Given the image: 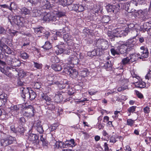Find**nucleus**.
<instances>
[{"instance_id": "1", "label": "nucleus", "mask_w": 151, "mask_h": 151, "mask_svg": "<svg viewBox=\"0 0 151 151\" xmlns=\"http://www.w3.org/2000/svg\"><path fill=\"white\" fill-rule=\"evenodd\" d=\"M21 96L24 99H29L30 100H33L37 96L35 92L29 87L20 88Z\"/></svg>"}, {"instance_id": "2", "label": "nucleus", "mask_w": 151, "mask_h": 151, "mask_svg": "<svg viewBox=\"0 0 151 151\" xmlns=\"http://www.w3.org/2000/svg\"><path fill=\"white\" fill-rule=\"evenodd\" d=\"M22 112L24 117L30 118L34 116L36 111L32 106L29 105L24 107L23 108Z\"/></svg>"}, {"instance_id": "3", "label": "nucleus", "mask_w": 151, "mask_h": 151, "mask_svg": "<svg viewBox=\"0 0 151 151\" xmlns=\"http://www.w3.org/2000/svg\"><path fill=\"white\" fill-rule=\"evenodd\" d=\"M6 64L13 67L19 66L21 65L20 61L15 58H12L10 56L6 57Z\"/></svg>"}, {"instance_id": "4", "label": "nucleus", "mask_w": 151, "mask_h": 151, "mask_svg": "<svg viewBox=\"0 0 151 151\" xmlns=\"http://www.w3.org/2000/svg\"><path fill=\"white\" fill-rule=\"evenodd\" d=\"M96 45L104 50L107 49L109 47L108 41L106 40L103 39L99 40L96 42Z\"/></svg>"}, {"instance_id": "5", "label": "nucleus", "mask_w": 151, "mask_h": 151, "mask_svg": "<svg viewBox=\"0 0 151 151\" xmlns=\"http://www.w3.org/2000/svg\"><path fill=\"white\" fill-rule=\"evenodd\" d=\"M123 33V32L121 29L117 28L115 30H114L113 32L109 31L107 32V35L109 37L112 38L115 37H121V36L120 34Z\"/></svg>"}, {"instance_id": "6", "label": "nucleus", "mask_w": 151, "mask_h": 151, "mask_svg": "<svg viewBox=\"0 0 151 151\" xmlns=\"http://www.w3.org/2000/svg\"><path fill=\"white\" fill-rule=\"evenodd\" d=\"M64 71L68 75L72 78H75L77 77L78 73L75 69L68 67L64 69Z\"/></svg>"}, {"instance_id": "7", "label": "nucleus", "mask_w": 151, "mask_h": 151, "mask_svg": "<svg viewBox=\"0 0 151 151\" xmlns=\"http://www.w3.org/2000/svg\"><path fill=\"white\" fill-rule=\"evenodd\" d=\"M43 20L45 21H55L56 19L55 17V14L49 12L43 17Z\"/></svg>"}, {"instance_id": "8", "label": "nucleus", "mask_w": 151, "mask_h": 151, "mask_svg": "<svg viewBox=\"0 0 151 151\" xmlns=\"http://www.w3.org/2000/svg\"><path fill=\"white\" fill-rule=\"evenodd\" d=\"M42 125V124L41 122L39 120L35 122L34 124V126L40 134H42L44 132Z\"/></svg>"}, {"instance_id": "9", "label": "nucleus", "mask_w": 151, "mask_h": 151, "mask_svg": "<svg viewBox=\"0 0 151 151\" xmlns=\"http://www.w3.org/2000/svg\"><path fill=\"white\" fill-rule=\"evenodd\" d=\"M39 137L35 134H31L28 136V139L30 142V143H32L36 145L39 143Z\"/></svg>"}, {"instance_id": "10", "label": "nucleus", "mask_w": 151, "mask_h": 151, "mask_svg": "<svg viewBox=\"0 0 151 151\" xmlns=\"http://www.w3.org/2000/svg\"><path fill=\"white\" fill-rule=\"evenodd\" d=\"M13 142L12 138L1 139L0 140V143L1 146L6 147L13 143Z\"/></svg>"}, {"instance_id": "11", "label": "nucleus", "mask_w": 151, "mask_h": 151, "mask_svg": "<svg viewBox=\"0 0 151 151\" xmlns=\"http://www.w3.org/2000/svg\"><path fill=\"white\" fill-rule=\"evenodd\" d=\"M23 19L19 16H14L12 17V22L19 26H21L23 25L22 20Z\"/></svg>"}, {"instance_id": "12", "label": "nucleus", "mask_w": 151, "mask_h": 151, "mask_svg": "<svg viewBox=\"0 0 151 151\" xmlns=\"http://www.w3.org/2000/svg\"><path fill=\"white\" fill-rule=\"evenodd\" d=\"M102 52H101L100 48L94 49L92 51L88 52V55L91 57L97 56H100Z\"/></svg>"}, {"instance_id": "13", "label": "nucleus", "mask_w": 151, "mask_h": 151, "mask_svg": "<svg viewBox=\"0 0 151 151\" xmlns=\"http://www.w3.org/2000/svg\"><path fill=\"white\" fill-rule=\"evenodd\" d=\"M40 5L44 9H49L50 7H52V4H51L47 0H40Z\"/></svg>"}, {"instance_id": "14", "label": "nucleus", "mask_w": 151, "mask_h": 151, "mask_svg": "<svg viewBox=\"0 0 151 151\" xmlns=\"http://www.w3.org/2000/svg\"><path fill=\"white\" fill-rule=\"evenodd\" d=\"M140 49L143 51L141 52V57L144 58H146L148 57L149 55L148 49L147 47L144 46L141 47Z\"/></svg>"}, {"instance_id": "15", "label": "nucleus", "mask_w": 151, "mask_h": 151, "mask_svg": "<svg viewBox=\"0 0 151 151\" xmlns=\"http://www.w3.org/2000/svg\"><path fill=\"white\" fill-rule=\"evenodd\" d=\"M42 13V12L40 10H38L36 8H35L30 12V14L32 17H37L39 16Z\"/></svg>"}, {"instance_id": "16", "label": "nucleus", "mask_w": 151, "mask_h": 151, "mask_svg": "<svg viewBox=\"0 0 151 151\" xmlns=\"http://www.w3.org/2000/svg\"><path fill=\"white\" fill-rule=\"evenodd\" d=\"M51 68L56 72L61 71L62 69V66L60 64H52L51 66Z\"/></svg>"}, {"instance_id": "17", "label": "nucleus", "mask_w": 151, "mask_h": 151, "mask_svg": "<svg viewBox=\"0 0 151 151\" xmlns=\"http://www.w3.org/2000/svg\"><path fill=\"white\" fill-rule=\"evenodd\" d=\"M68 61L70 63L76 64L78 63L79 60L76 56L73 55L72 57L69 58Z\"/></svg>"}, {"instance_id": "18", "label": "nucleus", "mask_w": 151, "mask_h": 151, "mask_svg": "<svg viewBox=\"0 0 151 151\" xmlns=\"http://www.w3.org/2000/svg\"><path fill=\"white\" fill-rule=\"evenodd\" d=\"M9 69H10L9 67H7V68H5L4 67V68H0V70L1 72L7 76L9 77H11L12 76V74L8 70Z\"/></svg>"}, {"instance_id": "19", "label": "nucleus", "mask_w": 151, "mask_h": 151, "mask_svg": "<svg viewBox=\"0 0 151 151\" xmlns=\"http://www.w3.org/2000/svg\"><path fill=\"white\" fill-rule=\"evenodd\" d=\"M35 32L38 35H42L44 33L45 30L42 27L33 28Z\"/></svg>"}, {"instance_id": "20", "label": "nucleus", "mask_w": 151, "mask_h": 151, "mask_svg": "<svg viewBox=\"0 0 151 151\" xmlns=\"http://www.w3.org/2000/svg\"><path fill=\"white\" fill-rule=\"evenodd\" d=\"M63 96L59 93L55 95L54 97V101L57 103H59L63 100Z\"/></svg>"}, {"instance_id": "21", "label": "nucleus", "mask_w": 151, "mask_h": 151, "mask_svg": "<svg viewBox=\"0 0 151 151\" xmlns=\"http://www.w3.org/2000/svg\"><path fill=\"white\" fill-rule=\"evenodd\" d=\"M135 86L140 88H144L145 87V83L142 81H139L134 83Z\"/></svg>"}, {"instance_id": "22", "label": "nucleus", "mask_w": 151, "mask_h": 151, "mask_svg": "<svg viewBox=\"0 0 151 151\" xmlns=\"http://www.w3.org/2000/svg\"><path fill=\"white\" fill-rule=\"evenodd\" d=\"M65 13L58 9V11L55 14V17L56 19V20H59L60 18L65 15Z\"/></svg>"}, {"instance_id": "23", "label": "nucleus", "mask_w": 151, "mask_h": 151, "mask_svg": "<svg viewBox=\"0 0 151 151\" xmlns=\"http://www.w3.org/2000/svg\"><path fill=\"white\" fill-rule=\"evenodd\" d=\"M91 12L93 14L97 13L99 11V7L96 4H93L91 5Z\"/></svg>"}, {"instance_id": "24", "label": "nucleus", "mask_w": 151, "mask_h": 151, "mask_svg": "<svg viewBox=\"0 0 151 151\" xmlns=\"http://www.w3.org/2000/svg\"><path fill=\"white\" fill-rule=\"evenodd\" d=\"M74 9L76 11L80 12L83 11L84 10V7L83 6L76 4L74 5L73 7Z\"/></svg>"}, {"instance_id": "25", "label": "nucleus", "mask_w": 151, "mask_h": 151, "mask_svg": "<svg viewBox=\"0 0 151 151\" xmlns=\"http://www.w3.org/2000/svg\"><path fill=\"white\" fill-rule=\"evenodd\" d=\"M138 54L136 55L135 54H132L130 55L129 56L130 58V60L132 62L135 61L139 59V57L138 56ZM139 58L142 59V57H139Z\"/></svg>"}, {"instance_id": "26", "label": "nucleus", "mask_w": 151, "mask_h": 151, "mask_svg": "<svg viewBox=\"0 0 151 151\" xmlns=\"http://www.w3.org/2000/svg\"><path fill=\"white\" fill-rule=\"evenodd\" d=\"M42 99L44 102H45L47 105H50L51 102V99L48 96H43L42 95Z\"/></svg>"}, {"instance_id": "27", "label": "nucleus", "mask_w": 151, "mask_h": 151, "mask_svg": "<svg viewBox=\"0 0 151 151\" xmlns=\"http://www.w3.org/2000/svg\"><path fill=\"white\" fill-rule=\"evenodd\" d=\"M137 3L136 1L134 0H132L129 2L127 4V6L129 8V9H132V8L137 6Z\"/></svg>"}, {"instance_id": "28", "label": "nucleus", "mask_w": 151, "mask_h": 151, "mask_svg": "<svg viewBox=\"0 0 151 151\" xmlns=\"http://www.w3.org/2000/svg\"><path fill=\"white\" fill-rule=\"evenodd\" d=\"M57 78V76L53 75H49L47 76V78L49 81H52L53 83H55L56 80Z\"/></svg>"}, {"instance_id": "29", "label": "nucleus", "mask_w": 151, "mask_h": 151, "mask_svg": "<svg viewBox=\"0 0 151 151\" xmlns=\"http://www.w3.org/2000/svg\"><path fill=\"white\" fill-rule=\"evenodd\" d=\"M120 5V4H116V5H113L112 12L114 14H116L118 12L119 10Z\"/></svg>"}, {"instance_id": "30", "label": "nucleus", "mask_w": 151, "mask_h": 151, "mask_svg": "<svg viewBox=\"0 0 151 151\" xmlns=\"http://www.w3.org/2000/svg\"><path fill=\"white\" fill-rule=\"evenodd\" d=\"M42 47L43 48L45 51L47 50L51 49L52 46L49 42H46L44 45Z\"/></svg>"}, {"instance_id": "31", "label": "nucleus", "mask_w": 151, "mask_h": 151, "mask_svg": "<svg viewBox=\"0 0 151 151\" xmlns=\"http://www.w3.org/2000/svg\"><path fill=\"white\" fill-rule=\"evenodd\" d=\"M0 99L3 101V103L5 104L7 100V95L4 93L0 95Z\"/></svg>"}, {"instance_id": "32", "label": "nucleus", "mask_w": 151, "mask_h": 151, "mask_svg": "<svg viewBox=\"0 0 151 151\" xmlns=\"http://www.w3.org/2000/svg\"><path fill=\"white\" fill-rule=\"evenodd\" d=\"M89 74L88 70L86 68H84V69L81 71V76L83 77H85L88 76Z\"/></svg>"}, {"instance_id": "33", "label": "nucleus", "mask_w": 151, "mask_h": 151, "mask_svg": "<svg viewBox=\"0 0 151 151\" xmlns=\"http://www.w3.org/2000/svg\"><path fill=\"white\" fill-rule=\"evenodd\" d=\"M121 54H124L125 56H127V54L126 51V47H125L124 44L121 45V48L119 50Z\"/></svg>"}, {"instance_id": "34", "label": "nucleus", "mask_w": 151, "mask_h": 151, "mask_svg": "<svg viewBox=\"0 0 151 151\" xmlns=\"http://www.w3.org/2000/svg\"><path fill=\"white\" fill-rule=\"evenodd\" d=\"M58 86L60 89L61 90L65 88H68L69 86L68 83H59L58 85Z\"/></svg>"}, {"instance_id": "35", "label": "nucleus", "mask_w": 151, "mask_h": 151, "mask_svg": "<svg viewBox=\"0 0 151 151\" xmlns=\"http://www.w3.org/2000/svg\"><path fill=\"white\" fill-rule=\"evenodd\" d=\"M63 38L64 40L66 42L69 41L71 39V36L68 33L64 34Z\"/></svg>"}, {"instance_id": "36", "label": "nucleus", "mask_w": 151, "mask_h": 151, "mask_svg": "<svg viewBox=\"0 0 151 151\" xmlns=\"http://www.w3.org/2000/svg\"><path fill=\"white\" fill-rule=\"evenodd\" d=\"M124 46L125 47H127V48H126V51L127 52V54L128 53V52L130 51L131 50L133 49L134 46H133V45H126L127 44H126V42L124 43Z\"/></svg>"}, {"instance_id": "37", "label": "nucleus", "mask_w": 151, "mask_h": 151, "mask_svg": "<svg viewBox=\"0 0 151 151\" xmlns=\"http://www.w3.org/2000/svg\"><path fill=\"white\" fill-rule=\"evenodd\" d=\"M51 61L54 63H57L59 62L60 60L58 57L56 56H54L52 57Z\"/></svg>"}, {"instance_id": "38", "label": "nucleus", "mask_w": 151, "mask_h": 151, "mask_svg": "<svg viewBox=\"0 0 151 151\" xmlns=\"http://www.w3.org/2000/svg\"><path fill=\"white\" fill-rule=\"evenodd\" d=\"M56 145L57 147V145L58 146V147H60V148H67L66 147V145H65V143L62 142H56Z\"/></svg>"}, {"instance_id": "39", "label": "nucleus", "mask_w": 151, "mask_h": 151, "mask_svg": "<svg viewBox=\"0 0 151 151\" xmlns=\"http://www.w3.org/2000/svg\"><path fill=\"white\" fill-rule=\"evenodd\" d=\"M17 5L14 2H11L9 6V9L12 11L13 10H14L17 8Z\"/></svg>"}, {"instance_id": "40", "label": "nucleus", "mask_w": 151, "mask_h": 151, "mask_svg": "<svg viewBox=\"0 0 151 151\" xmlns=\"http://www.w3.org/2000/svg\"><path fill=\"white\" fill-rule=\"evenodd\" d=\"M17 132H19L20 134L23 133L24 131V127L22 126L19 125L16 128Z\"/></svg>"}, {"instance_id": "41", "label": "nucleus", "mask_w": 151, "mask_h": 151, "mask_svg": "<svg viewBox=\"0 0 151 151\" xmlns=\"http://www.w3.org/2000/svg\"><path fill=\"white\" fill-rule=\"evenodd\" d=\"M126 44H127L128 45H133V46L134 47V45L136 43V40H134V39H130L129 40H127L126 42Z\"/></svg>"}, {"instance_id": "42", "label": "nucleus", "mask_w": 151, "mask_h": 151, "mask_svg": "<svg viewBox=\"0 0 151 151\" xmlns=\"http://www.w3.org/2000/svg\"><path fill=\"white\" fill-rule=\"evenodd\" d=\"M20 57L22 59L26 60L28 58L29 56L28 54L24 52H21L20 53Z\"/></svg>"}, {"instance_id": "43", "label": "nucleus", "mask_w": 151, "mask_h": 151, "mask_svg": "<svg viewBox=\"0 0 151 151\" xmlns=\"http://www.w3.org/2000/svg\"><path fill=\"white\" fill-rule=\"evenodd\" d=\"M102 21L104 23H107L110 21V17L109 16H104L103 17Z\"/></svg>"}, {"instance_id": "44", "label": "nucleus", "mask_w": 151, "mask_h": 151, "mask_svg": "<svg viewBox=\"0 0 151 151\" xmlns=\"http://www.w3.org/2000/svg\"><path fill=\"white\" fill-rule=\"evenodd\" d=\"M21 11L25 14H29L30 13V11L25 7L22 9Z\"/></svg>"}, {"instance_id": "45", "label": "nucleus", "mask_w": 151, "mask_h": 151, "mask_svg": "<svg viewBox=\"0 0 151 151\" xmlns=\"http://www.w3.org/2000/svg\"><path fill=\"white\" fill-rule=\"evenodd\" d=\"M4 38V37H2L1 39H0V47L2 49H4V47H7V45L5 44L2 41V40Z\"/></svg>"}, {"instance_id": "46", "label": "nucleus", "mask_w": 151, "mask_h": 151, "mask_svg": "<svg viewBox=\"0 0 151 151\" xmlns=\"http://www.w3.org/2000/svg\"><path fill=\"white\" fill-rule=\"evenodd\" d=\"M130 59L128 57L123 58L122 60V62L124 65H126L130 61Z\"/></svg>"}, {"instance_id": "47", "label": "nucleus", "mask_w": 151, "mask_h": 151, "mask_svg": "<svg viewBox=\"0 0 151 151\" xmlns=\"http://www.w3.org/2000/svg\"><path fill=\"white\" fill-rule=\"evenodd\" d=\"M113 5L108 4L106 7V9L108 12H112Z\"/></svg>"}, {"instance_id": "48", "label": "nucleus", "mask_w": 151, "mask_h": 151, "mask_svg": "<svg viewBox=\"0 0 151 151\" xmlns=\"http://www.w3.org/2000/svg\"><path fill=\"white\" fill-rule=\"evenodd\" d=\"M43 135L41 136L40 140L42 142L43 145L46 146L47 145V143L46 142L45 137H43Z\"/></svg>"}, {"instance_id": "49", "label": "nucleus", "mask_w": 151, "mask_h": 151, "mask_svg": "<svg viewBox=\"0 0 151 151\" xmlns=\"http://www.w3.org/2000/svg\"><path fill=\"white\" fill-rule=\"evenodd\" d=\"M65 51V50L63 48H59V47H58V49L56 51V52L57 53H58V55L64 53Z\"/></svg>"}, {"instance_id": "50", "label": "nucleus", "mask_w": 151, "mask_h": 151, "mask_svg": "<svg viewBox=\"0 0 151 151\" xmlns=\"http://www.w3.org/2000/svg\"><path fill=\"white\" fill-rule=\"evenodd\" d=\"M136 107V106H132L128 109V111L129 113H133L135 111Z\"/></svg>"}, {"instance_id": "51", "label": "nucleus", "mask_w": 151, "mask_h": 151, "mask_svg": "<svg viewBox=\"0 0 151 151\" xmlns=\"http://www.w3.org/2000/svg\"><path fill=\"white\" fill-rule=\"evenodd\" d=\"M41 84L39 82H36L35 83L34 88L35 89H39L41 88Z\"/></svg>"}, {"instance_id": "52", "label": "nucleus", "mask_w": 151, "mask_h": 151, "mask_svg": "<svg viewBox=\"0 0 151 151\" xmlns=\"http://www.w3.org/2000/svg\"><path fill=\"white\" fill-rule=\"evenodd\" d=\"M134 123V121L131 119H128L127 120V124L128 125L132 126Z\"/></svg>"}, {"instance_id": "53", "label": "nucleus", "mask_w": 151, "mask_h": 151, "mask_svg": "<svg viewBox=\"0 0 151 151\" xmlns=\"http://www.w3.org/2000/svg\"><path fill=\"white\" fill-rule=\"evenodd\" d=\"M3 49L5 50V52L8 54H11L12 53V50L9 47H8L7 45L6 47H4Z\"/></svg>"}, {"instance_id": "54", "label": "nucleus", "mask_w": 151, "mask_h": 151, "mask_svg": "<svg viewBox=\"0 0 151 151\" xmlns=\"http://www.w3.org/2000/svg\"><path fill=\"white\" fill-rule=\"evenodd\" d=\"M25 118L23 117H22L19 119V122L21 125H23L25 123Z\"/></svg>"}, {"instance_id": "55", "label": "nucleus", "mask_w": 151, "mask_h": 151, "mask_svg": "<svg viewBox=\"0 0 151 151\" xmlns=\"http://www.w3.org/2000/svg\"><path fill=\"white\" fill-rule=\"evenodd\" d=\"M34 66L37 69H40L42 68V65L37 63L34 62Z\"/></svg>"}, {"instance_id": "56", "label": "nucleus", "mask_w": 151, "mask_h": 151, "mask_svg": "<svg viewBox=\"0 0 151 151\" xmlns=\"http://www.w3.org/2000/svg\"><path fill=\"white\" fill-rule=\"evenodd\" d=\"M29 2L32 4L35 5L39 3L40 0H29Z\"/></svg>"}, {"instance_id": "57", "label": "nucleus", "mask_w": 151, "mask_h": 151, "mask_svg": "<svg viewBox=\"0 0 151 151\" xmlns=\"http://www.w3.org/2000/svg\"><path fill=\"white\" fill-rule=\"evenodd\" d=\"M6 30L2 27L0 26V34H5L6 33Z\"/></svg>"}, {"instance_id": "58", "label": "nucleus", "mask_w": 151, "mask_h": 151, "mask_svg": "<svg viewBox=\"0 0 151 151\" xmlns=\"http://www.w3.org/2000/svg\"><path fill=\"white\" fill-rule=\"evenodd\" d=\"M68 93L69 95H72L74 93V91L73 90V89L72 88H70V86L68 87Z\"/></svg>"}, {"instance_id": "59", "label": "nucleus", "mask_w": 151, "mask_h": 151, "mask_svg": "<svg viewBox=\"0 0 151 151\" xmlns=\"http://www.w3.org/2000/svg\"><path fill=\"white\" fill-rule=\"evenodd\" d=\"M11 109L12 110L15 111H17L19 110V108L17 105H14L13 106H12L11 107Z\"/></svg>"}, {"instance_id": "60", "label": "nucleus", "mask_w": 151, "mask_h": 151, "mask_svg": "<svg viewBox=\"0 0 151 151\" xmlns=\"http://www.w3.org/2000/svg\"><path fill=\"white\" fill-rule=\"evenodd\" d=\"M145 78L149 79L150 78H151V71L150 70L146 75L145 76Z\"/></svg>"}, {"instance_id": "61", "label": "nucleus", "mask_w": 151, "mask_h": 151, "mask_svg": "<svg viewBox=\"0 0 151 151\" xmlns=\"http://www.w3.org/2000/svg\"><path fill=\"white\" fill-rule=\"evenodd\" d=\"M111 52L112 54L114 55H115L116 54H119L118 52L114 48L111 49Z\"/></svg>"}, {"instance_id": "62", "label": "nucleus", "mask_w": 151, "mask_h": 151, "mask_svg": "<svg viewBox=\"0 0 151 151\" xmlns=\"http://www.w3.org/2000/svg\"><path fill=\"white\" fill-rule=\"evenodd\" d=\"M135 92L136 95H137V97L138 98L140 99H141L143 97V95L141 93H140L139 91H135Z\"/></svg>"}, {"instance_id": "63", "label": "nucleus", "mask_w": 151, "mask_h": 151, "mask_svg": "<svg viewBox=\"0 0 151 151\" xmlns=\"http://www.w3.org/2000/svg\"><path fill=\"white\" fill-rule=\"evenodd\" d=\"M60 3L63 6H67L66 0H60Z\"/></svg>"}, {"instance_id": "64", "label": "nucleus", "mask_w": 151, "mask_h": 151, "mask_svg": "<svg viewBox=\"0 0 151 151\" xmlns=\"http://www.w3.org/2000/svg\"><path fill=\"white\" fill-rule=\"evenodd\" d=\"M104 146L105 151H112L111 149H109L108 144L106 143H104Z\"/></svg>"}]
</instances>
